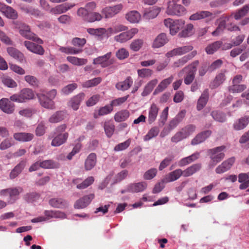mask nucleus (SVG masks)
Returning a JSON list of instances; mask_svg holds the SVG:
<instances>
[{"instance_id":"obj_1","label":"nucleus","mask_w":249,"mask_h":249,"mask_svg":"<svg viewBox=\"0 0 249 249\" xmlns=\"http://www.w3.org/2000/svg\"><path fill=\"white\" fill-rule=\"evenodd\" d=\"M201 168L200 163H196L188 167L182 171L180 169H176L169 173L165 178L166 182H173L178 179L181 176L188 177L198 172Z\"/></svg>"},{"instance_id":"obj_2","label":"nucleus","mask_w":249,"mask_h":249,"mask_svg":"<svg viewBox=\"0 0 249 249\" xmlns=\"http://www.w3.org/2000/svg\"><path fill=\"white\" fill-rule=\"evenodd\" d=\"M67 126L66 124H62L56 127L53 134L51 145L54 147L59 146L65 143L68 138L69 134L65 132Z\"/></svg>"},{"instance_id":"obj_3","label":"nucleus","mask_w":249,"mask_h":249,"mask_svg":"<svg viewBox=\"0 0 249 249\" xmlns=\"http://www.w3.org/2000/svg\"><path fill=\"white\" fill-rule=\"evenodd\" d=\"M225 148V146L222 145L208 150V155L211 160L209 164L210 168H213L224 159L225 157L224 151Z\"/></svg>"},{"instance_id":"obj_4","label":"nucleus","mask_w":249,"mask_h":249,"mask_svg":"<svg viewBox=\"0 0 249 249\" xmlns=\"http://www.w3.org/2000/svg\"><path fill=\"white\" fill-rule=\"evenodd\" d=\"M35 96L33 91L30 89H24L18 94H15L10 96V99L12 101L23 103L27 100L34 98Z\"/></svg>"},{"instance_id":"obj_5","label":"nucleus","mask_w":249,"mask_h":249,"mask_svg":"<svg viewBox=\"0 0 249 249\" xmlns=\"http://www.w3.org/2000/svg\"><path fill=\"white\" fill-rule=\"evenodd\" d=\"M185 21L182 20H176L168 18L164 20L165 26L169 29L170 33L172 36L176 35L184 24Z\"/></svg>"},{"instance_id":"obj_6","label":"nucleus","mask_w":249,"mask_h":249,"mask_svg":"<svg viewBox=\"0 0 249 249\" xmlns=\"http://www.w3.org/2000/svg\"><path fill=\"white\" fill-rule=\"evenodd\" d=\"M22 191L23 189L21 187L9 188L1 190L0 191V196H5L8 195L9 196V202L12 203L18 199V195Z\"/></svg>"},{"instance_id":"obj_7","label":"nucleus","mask_w":249,"mask_h":249,"mask_svg":"<svg viewBox=\"0 0 249 249\" xmlns=\"http://www.w3.org/2000/svg\"><path fill=\"white\" fill-rule=\"evenodd\" d=\"M20 34L25 38L32 40L38 44H42L43 41L38 38L35 34L31 32L30 27L25 24H22L19 29Z\"/></svg>"},{"instance_id":"obj_8","label":"nucleus","mask_w":249,"mask_h":249,"mask_svg":"<svg viewBox=\"0 0 249 249\" xmlns=\"http://www.w3.org/2000/svg\"><path fill=\"white\" fill-rule=\"evenodd\" d=\"M186 13V9L180 4L170 2L166 10V13L171 16H182Z\"/></svg>"},{"instance_id":"obj_9","label":"nucleus","mask_w":249,"mask_h":249,"mask_svg":"<svg viewBox=\"0 0 249 249\" xmlns=\"http://www.w3.org/2000/svg\"><path fill=\"white\" fill-rule=\"evenodd\" d=\"M216 13H213L208 11H199L192 15L189 19L191 20H198L207 19L209 20H213L216 17Z\"/></svg>"},{"instance_id":"obj_10","label":"nucleus","mask_w":249,"mask_h":249,"mask_svg":"<svg viewBox=\"0 0 249 249\" xmlns=\"http://www.w3.org/2000/svg\"><path fill=\"white\" fill-rule=\"evenodd\" d=\"M138 32L137 28H132L126 32L120 33L115 36L114 37V40L120 43H124L131 39L135 34Z\"/></svg>"},{"instance_id":"obj_11","label":"nucleus","mask_w":249,"mask_h":249,"mask_svg":"<svg viewBox=\"0 0 249 249\" xmlns=\"http://www.w3.org/2000/svg\"><path fill=\"white\" fill-rule=\"evenodd\" d=\"M123 5L118 4L113 6L106 7L102 10V14L106 18L113 17L118 14L123 9Z\"/></svg>"},{"instance_id":"obj_12","label":"nucleus","mask_w":249,"mask_h":249,"mask_svg":"<svg viewBox=\"0 0 249 249\" xmlns=\"http://www.w3.org/2000/svg\"><path fill=\"white\" fill-rule=\"evenodd\" d=\"M193 49L192 45L184 46L178 47L168 52L165 55L167 57H172L176 55H183Z\"/></svg>"},{"instance_id":"obj_13","label":"nucleus","mask_w":249,"mask_h":249,"mask_svg":"<svg viewBox=\"0 0 249 249\" xmlns=\"http://www.w3.org/2000/svg\"><path fill=\"white\" fill-rule=\"evenodd\" d=\"M37 96L41 106L46 108L54 109V102L44 93H38Z\"/></svg>"},{"instance_id":"obj_14","label":"nucleus","mask_w":249,"mask_h":249,"mask_svg":"<svg viewBox=\"0 0 249 249\" xmlns=\"http://www.w3.org/2000/svg\"><path fill=\"white\" fill-rule=\"evenodd\" d=\"M111 55V52L107 53L104 55L94 59L93 63L94 64L100 65L103 68L107 67L112 64V61L110 59Z\"/></svg>"},{"instance_id":"obj_15","label":"nucleus","mask_w":249,"mask_h":249,"mask_svg":"<svg viewBox=\"0 0 249 249\" xmlns=\"http://www.w3.org/2000/svg\"><path fill=\"white\" fill-rule=\"evenodd\" d=\"M0 11L8 18L16 19L18 18L17 12L12 7L0 2Z\"/></svg>"},{"instance_id":"obj_16","label":"nucleus","mask_w":249,"mask_h":249,"mask_svg":"<svg viewBox=\"0 0 249 249\" xmlns=\"http://www.w3.org/2000/svg\"><path fill=\"white\" fill-rule=\"evenodd\" d=\"M212 134L210 130L203 131L198 133L191 141V144L193 145L199 144L204 142Z\"/></svg>"},{"instance_id":"obj_17","label":"nucleus","mask_w":249,"mask_h":249,"mask_svg":"<svg viewBox=\"0 0 249 249\" xmlns=\"http://www.w3.org/2000/svg\"><path fill=\"white\" fill-rule=\"evenodd\" d=\"M234 162L235 158L234 157L227 159L216 168L215 172L220 174L227 171L231 169Z\"/></svg>"},{"instance_id":"obj_18","label":"nucleus","mask_w":249,"mask_h":249,"mask_svg":"<svg viewBox=\"0 0 249 249\" xmlns=\"http://www.w3.org/2000/svg\"><path fill=\"white\" fill-rule=\"evenodd\" d=\"M94 197V195L92 194L85 196L76 201L74 207L76 209H83L89 205Z\"/></svg>"},{"instance_id":"obj_19","label":"nucleus","mask_w":249,"mask_h":249,"mask_svg":"<svg viewBox=\"0 0 249 249\" xmlns=\"http://www.w3.org/2000/svg\"><path fill=\"white\" fill-rule=\"evenodd\" d=\"M0 108L5 113L11 114L15 109V105L7 98L0 100Z\"/></svg>"},{"instance_id":"obj_20","label":"nucleus","mask_w":249,"mask_h":249,"mask_svg":"<svg viewBox=\"0 0 249 249\" xmlns=\"http://www.w3.org/2000/svg\"><path fill=\"white\" fill-rule=\"evenodd\" d=\"M94 181V178L93 177L90 176L88 177L84 181H81L80 178H75L73 179L72 183L76 185V188L78 189L82 190L85 189L91 185Z\"/></svg>"},{"instance_id":"obj_21","label":"nucleus","mask_w":249,"mask_h":249,"mask_svg":"<svg viewBox=\"0 0 249 249\" xmlns=\"http://www.w3.org/2000/svg\"><path fill=\"white\" fill-rule=\"evenodd\" d=\"M24 45L29 51L33 53L39 55H43L44 53V50L41 45L29 41H24Z\"/></svg>"},{"instance_id":"obj_22","label":"nucleus","mask_w":249,"mask_h":249,"mask_svg":"<svg viewBox=\"0 0 249 249\" xmlns=\"http://www.w3.org/2000/svg\"><path fill=\"white\" fill-rule=\"evenodd\" d=\"M197 54L196 51H193L191 53L186 55L175 61L172 65L174 68L183 66L188 61L194 58Z\"/></svg>"},{"instance_id":"obj_23","label":"nucleus","mask_w":249,"mask_h":249,"mask_svg":"<svg viewBox=\"0 0 249 249\" xmlns=\"http://www.w3.org/2000/svg\"><path fill=\"white\" fill-rule=\"evenodd\" d=\"M249 124V116L246 115L236 120L233 124V128L235 130L244 129Z\"/></svg>"},{"instance_id":"obj_24","label":"nucleus","mask_w":249,"mask_h":249,"mask_svg":"<svg viewBox=\"0 0 249 249\" xmlns=\"http://www.w3.org/2000/svg\"><path fill=\"white\" fill-rule=\"evenodd\" d=\"M26 164V160H21L11 171L9 174L10 179H14L22 171Z\"/></svg>"},{"instance_id":"obj_25","label":"nucleus","mask_w":249,"mask_h":249,"mask_svg":"<svg viewBox=\"0 0 249 249\" xmlns=\"http://www.w3.org/2000/svg\"><path fill=\"white\" fill-rule=\"evenodd\" d=\"M147 186V184L144 181L132 183L127 186V191L132 193L141 192L145 190Z\"/></svg>"},{"instance_id":"obj_26","label":"nucleus","mask_w":249,"mask_h":249,"mask_svg":"<svg viewBox=\"0 0 249 249\" xmlns=\"http://www.w3.org/2000/svg\"><path fill=\"white\" fill-rule=\"evenodd\" d=\"M84 97L85 94L84 93H80L77 94L72 98L69 101V106L74 110H77L81 101L84 99Z\"/></svg>"},{"instance_id":"obj_27","label":"nucleus","mask_w":249,"mask_h":249,"mask_svg":"<svg viewBox=\"0 0 249 249\" xmlns=\"http://www.w3.org/2000/svg\"><path fill=\"white\" fill-rule=\"evenodd\" d=\"M199 155V152H196L189 156L183 158L178 162V165L179 167L186 166L198 159Z\"/></svg>"},{"instance_id":"obj_28","label":"nucleus","mask_w":249,"mask_h":249,"mask_svg":"<svg viewBox=\"0 0 249 249\" xmlns=\"http://www.w3.org/2000/svg\"><path fill=\"white\" fill-rule=\"evenodd\" d=\"M97 162L96 155L95 153H90L87 158L85 161V168L86 171H89L95 166Z\"/></svg>"},{"instance_id":"obj_29","label":"nucleus","mask_w":249,"mask_h":249,"mask_svg":"<svg viewBox=\"0 0 249 249\" xmlns=\"http://www.w3.org/2000/svg\"><path fill=\"white\" fill-rule=\"evenodd\" d=\"M186 111L181 110L180 111L169 123L168 127L172 130L176 128L178 125L182 121L185 115Z\"/></svg>"},{"instance_id":"obj_30","label":"nucleus","mask_w":249,"mask_h":249,"mask_svg":"<svg viewBox=\"0 0 249 249\" xmlns=\"http://www.w3.org/2000/svg\"><path fill=\"white\" fill-rule=\"evenodd\" d=\"M168 41L166 35L164 33H161L155 39L152 47L154 48H159L164 46Z\"/></svg>"},{"instance_id":"obj_31","label":"nucleus","mask_w":249,"mask_h":249,"mask_svg":"<svg viewBox=\"0 0 249 249\" xmlns=\"http://www.w3.org/2000/svg\"><path fill=\"white\" fill-rule=\"evenodd\" d=\"M159 107L155 104H152L148 109V122L149 124H152L156 120L159 112Z\"/></svg>"},{"instance_id":"obj_32","label":"nucleus","mask_w":249,"mask_h":249,"mask_svg":"<svg viewBox=\"0 0 249 249\" xmlns=\"http://www.w3.org/2000/svg\"><path fill=\"white\" fill-rule=\"evenodd\" d=\"M133 79L130 76L127 77L124 81L118 82L116 84V88L118 90L125 91L129 89L132 85Z\"/></svg>"},{"instance_id":"obj_33","label":"nucleus","mask_w":249,"mask_h":249,"mask_svg":"<svg viewBox=\"0 0 249 249\" xmlns=\"http://www.w3.org/2000/svg\"><path fill=\"white\" fill-rule=\"evenodd\" d=\"M209 99V91L208 89H205L198 99L197 103V109L201 110L206 105Z\"/></svg>"},{"instance_id":"obj_34","label":"nucleus","mask_w":249,"mask_h":249,"mask_svg":"<svg viewBox=\"0 0 249 249\" xmlns=\"http://www.w3.org/2000/svg\"><path fill=\"white\" fill-rule=\"evenodd\" d=\"M173 79V76H171L170 77L162 80L154 90V94H156L163 91L168 87V86L172 83Z\"/></svg>"},{"instance_id":"obj_35","label":"nucleus","mask_w":249,"mask_h":249,"mask_svg":"<svg viewBox=\"0 0 249 249\" xmlns=\"http://www.w3.org/2000/svg\"><path fill=\"white\" fill-rule=\"evenodd\" d=\"M127 29V28L122 24H116L106 29V35L108 37L120 32L125 31Z\"/></svg>"},{"instance_id":"obj_36","label":"nucleus","mask_w":249,"mask_h":249,"mask_svg":"<svg viewBox=\"0 0 249 249\" xmlns=\"http://www.w3.org/2000/svg\"><path fill=\"white\" fill-rule=\"evenodd\" d=\"M198 64L199 61L198 60L194 61L180 71L178 74V76L179 77L181 76L184 71H186L187 73L194 74L195 75L196 71V68Z\"/></svg>"},{"instance_id":"obj_37","label":"nucleus","mask_w":249,"mask_h":249,"mask_svg":"<svg viewBox=\"0 0 249 249\" xmlns=\"http://www.w3.org/2000/svg\"><path fill=\"white\" fill-rule=\"evenodd\" d=\"M7 52L11 57L19 62H22L24 60L23 54L16 48L8 47L7 49Z\"/></svg>"},{"instance_id":"obj_38","label":"nucleus","mask_w":249,"mask_h":249,"mask_svg":"<svg viewBox=\"0 0 249 249\" xmlns=\"http://www.w3.org/2000/svg\"><path fill=\"white\" fill-rule=\"evenodd\" d=\"M14 138L19 142H29L34 138V135L29 133H16L13 135Z\"/></svg>"},{"instance_id":"obj_39","label":"nucleus","mask_w":249,"mask_h":249,"mask_svg":"<svg viewBox=\"0 0 249 249\" xmlns=\"http://www.w3.org/2000/svg\"><path fill=\"white\" fill-rule=\"evenodd\" d=\"M45 217L46 221L51 218H65L66 214L60 211H45L44 212Z\"/></svg>"},{"instance_id":"obj_40","label":"nucleus","mask_w":249,"mask_h":249,"mask_svg":"<svg viewBox=\"0 0 249 249\" xmlns=\"http://www.w3.org/2000/svg\"><path fill=\"white\" fill-rule=\"evenodd\" d=\"M159 13V9L150 8L144 11L143 17L146 19H150L156 18Z\"/></svg>"},{"instance_id":"obj_41","label":"nucleus","mask_w":249,"mask_h":249,"mask_svg":"<svg viewBox=\"0 0 249 249\" xmlns=\"http://www.w3.org/2000/svg\"><path fill=\"white\" fill-rule=\"evenodd\" d=\"M141 18V15L137 11H132L126 15V18L131 23H138Z\"/></svg>"},{"instance_id":"obj_42","label":"nucleus","mask_w":249,"mask_h":249,"mask_svg":"<svg viewBox=\"0 0 249 249\" xmlns=\"http://www.w3.org/2000/svg\"><path fill=\"white\" fill-rule=\"evenodd\" d=\"M113 110V108L111 104L110 105L105 106V107H101L98 112H95L94 113V117L97 119L100 116H103L109 114Z\"/></svg>"},{"instance_id":"obj_43","label":"nucleus","mask_w":249,"mask_h":249,"mask_svg":"<svg viewBox=\"0 0 249 249\" xmlns=\"http://www.w3.org/2000/svg\"><path fill=\"white\" fill-rule=\"evenodd\" d=\"M49 204L53 207L63 208L65 207L67 203L62 198H52L49 200Z\"/></svg>"},{"instance_id":"obj_44","label":"nucleus","mask_w":249,"mask_h":249,"mask_svg":"<svg viewBox=\"0 0 249 249\" xmlns=\"http://www.w3.org/2000/svg\"><path fill=\"white\" fill-rule=\"evenodd\" d=\"M158 81L157 79H154L149 81L144 88L142 95L143 96L149 94L153 89L155 86L158 84Z\"/></svg>"},{"instance_id":"obj_45","label":"nucleus","mask_w":249,"mask_h":249,"mask_svg":"<svg viewBox=\"0 0 249 249\" xmlns=\"http://www.w3.org/2000/svg\"><path fill=\"white\" fill-rule=\"evenodd\" d=\"M129 112L127 110H123L117 112L114 116L116 122H121L126 120L129 116Z\"/></svg>"},{"instance_id":"obj_46","label":"nucleus","mask_w":249,"mask_h":249,"mask_svg":"<svg viewBox=\"0 0 249 249\" xmlns=\"http://www.w3.org/2000/svg\"><path fill=\"white\" fill-rule=\"evenodd\" d=\"M222 43L220 41H217L207 46L205 48L206 53L209 54L213 53L221 46Z\"/></svg>"},{"instance_id":"obj_47","label":"nucleus","mask_w":249,"mask_h":249,"mask_svg":"<svg viewBox=\"0 0 249 249\" xmlns=\"http://www.w3.org/2000/svg\"><path fill=\"white\" fill-rule=\"evenodd\" d=\"M64 119V112L62 111H58L53 114L49 119V122L51 123H57Z\"/></svg>"},{"instance_id":"obj_48","label":"nucleus","mask_w":249,"mask_h":249,"mask_svg":"<svg viewBox=\"0 0 249 249\" xmlns=\"http://www.w3.org/2000/svg\"><path fill=\"white\" fill-rule=\"evenodd\" d=\"M67 60L72 64L76 66H82L88 62V60L84 58H80L75 56H69L67 57Z\"/></svg>"},{"instance_id":"obj_49","label":"nucleus","mask_w":249,"mask_h":249,"mask_svg":"<svg viewBox=\"0 0 249 249\" xmlns=\"http://www.w3.org/2000/svg\"><path fill=\"white\" fill-rule=\"evenodd\" d=\"M160 130L158 127L154 126L152 127L143 137L144 141H148L151 139L156 137L159 133Z\"/></svg>"},{"instance_id":"obj_50","label":"nucleus","mask_w":249,"mask_h":249,"mask_svg":"<svg viewBox=\"0 0 249 249\" xmlns=\"http://www.w3.org/2000/svg\"><path fill=\"white\" fill-rule=\"evenodd\" d=\"M196 128L195 124H189L183 127L181 130L186 138H187L196 131Z\"/></svg>"},{"instance_id":"obj_51","label":"nucleus","mask_w":249,"mask_h":249,"mask_svg":"<svg viewBox=\"0 0 249 249\" xmlns=\"http://www.w3.org/2000/svg\"><path fill=\"white\" fill-rule=\"evenodd\" d=\"M247 88L245 84H233L228 87L229 91L231 93H240Z\"/></svg>"},{"instance_id":"obj_52","label":"nucleus","mask_w":249,"mask_h":249,"mask_svg":"<svg viewBox=\"0 0 249 249\" xmlns=\"http://www.w3.org/2000/svg\"><path fill=\"white\" fill-rule=\"evenodd\" d=\"M59 50L66 54H76L82 52L81 49H76L72 47H60Z\"/></svg>"},{"instance_id":"obj_53","label":"nucleus","mask_w":249,"mask_h":249,"mask_svg":"<svg viewBox=\"0 0 249 249\" xmlns=\"http://www.w3.org/2000/svg\"><path fill=\"white\" fill-rule=\"evenodd\" d=\"M211 116L214 120L219 122L223 123L226 120L225 114L219 111H213L211 112Z\"/></svg>"},{"instance_id":"obj_54","label":"nucleus","mask_w":249,"mask_h":249,"mask_svg":"<svg viewBox=\"0 0 249 249\" xmlns=\"http://www.w3.org/2000/svg\"><path fill=\"white\" fill-rule=\"evenodd\" d=\"M40 167L44 169L55 168L58 167V164L53 160H49L40 162Z\"/></svg>"},{"instance_id":"obj_55","label":"nucleus","mask_w":249,"mask_h":249,"mask_svg":"<svg viewBox=\"0 0 249 249\" xmlns=\"http://www.w3.org/2000/svg\"><path fill=\"white\" fill-rule=\"evenodd\" d=\"M101 78L97 77L83 82L82 84V86L84 88H87L94 87L98 85L101 82Z\"/></svg>"},{"instance_id":"obj_56","label":"nucleus","mask_w":249,"mask_h":249,"mask_svg":"<svg viewBox=\"0 0 249 249\" xmlns=\"http://www.w3.org/2000/svg\"><path fill=\"white\" fill-rule=\"evenodd\" d=\"M14 145L12 138H6L0 143V150H5Z\"/></svg>"},{"instance_id":"obj_57","label":"nucleus","mask_w":249,"mask_h":249,"mask_svg":"<svg viewBox=\"0 0 249 249\" xmlns=\"http://www.w3.org/2000/svg\"><path fill=\"white\" fill-rule=\"evenodd\" d=\"M249 10V6L246 5L238 11L234 13V17L236 20L240 19L241 18L245 16Z\"/></svg>"},{"instance_id":"obj_58","label":"nucleus","mask_w":249,"mask_h":249,"mask_svg":"<svg viewBox=\"0 0 249 249\" xmlns=\"http://www.w3.org/2000/svg\"><path fill=\"white\" fill-rule=\"evenodd\" d=\"M104 130L107 136L110 137L114 131V125L110 122H106L104 125Z\"/></svg>"},{"instance_id":"obj_59","label":"nucleus","mask_w":249,"mask_h":249,"mask_svg":"<svg viewBox=\"0 0 249 249\" xmlns=\"http://www.w3.org/2000/svg\"><path fill=\"white\" fill-rule=\"evenodd\" d=\"M87 32L90 35L101 36L104 34H106V29L104 28H89L87 29Z\"/></svg>"},{"instance_id":"obj_60","label":"nucleus","mask_w":249,"mask_h":249,"mask_svg":"<svg viewBox=\"0 0 249 249\" xmlns=\"http://www.w3.org/2000/svg\"><path fill=\"white\" fill-rule=\"evenodd\" d=\"M193 25L192 24H188L186 28L179 33L178 36L180 37H186L191 36L192 34Z\"/></svg>"},{"instance_id":"obj_61","label":"nucleus","mask_w":249,"mask_h":249,"mask_svg":"<svg viewBox=\"0 0 249 249\" xmlns=\"http://www.w3.org/2000/svg\"><path fill=\"white\" fill-rule=\"evenodd\" d=\"M143 41L141 39L134 40L130 45V49L134 52L138 51L142 47Z\"/></svg>"},{"instance_id":"obj_62","label":"nucleus","mask_w":249,"mask_h":249,"mask_svg":"<svg viewBox=\"0 0 249 249\" xmlns=\"http://www.w3.org/2000/svg\"><path fill=\"white\" fill-rule=\"evenodd\" d=\"M102 18V16L97 12L89 13L87 21L89 22H93L95 21H100Z\"/></svg>"},{"instance_id":"obj_63","label":"nucleus","mask_w":249,"mask_h":249,"mask_svg":"<svg viewBox=\"0 0 249 249\" xmlns=\"http://www.w3.org/2000/svg\"><path fill=\"white\" fill-rule=\"evenodd\" d=\"M157 174V169L151 168L144 173L143 175V178L146 180L152 179L156 176Z\"/></svg>"},{"instance_id":"obj_64","label":"nucleus","mask_w":249,"mask_h":249,"mask_svg":"<svg viewBox=\"0 0 249 249\" xmlns=\"http://www.w3.org/2000/svg\"><path fill=\"white\" fill-rule=\"evenodd\" d=\"M186 139L181 130L177 132L171 139V141L174 143H178Z\"/></svg>"}]
</instances>
